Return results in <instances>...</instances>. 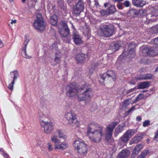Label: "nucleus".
I'll list each match as a JSON object with an SVG mask.
<instances>
[{"mask_svg": "<svg viewBox=\"0 0 158 158\" xmlns=\"http://www.w3.org/2000/svg\"><path fill=\"white\" fill-rule=\"evenodd\" d=\"M73 41L76 44L79 45L82 43L81 37L77 33L73 32Z\"/></svg>", "mask_w": 158, "mask_h": 158, "instance_id": "nucleus-11", "label": "nucleus"}, {"mask_svg": "<svg viewBox=\"0 0 158 158\" xmlns=\"http://www.w3.org/2000/svg\"><path fill=\"white\" fill-rule=\"evenodd\" d=\"M66 94L69 97L77 96L80 101H85L88 103L92 96V89L85 84L81 87L77 86L75 83L68 85L66 88Z\"/></svg>", "mask_w": 158, "mask_h": 158, "instance_id": "nucleus-1", "label": "nucleus"}, {"mask_svg": "<svg viewBox=\"0 0 158 158\" xmlns=\"http://www.w3.org/2000/svg\"><path fill=\"white\" fill-rule=\"evenodd\" d=\"M13 1H14V0H9V1L10 2H13Z\"/></svg>", "mask_w": 158, "mask_h": 158, "instance_id": "nucleus-64", "label": "nucleus"}, {"mask_svg": "<svg viewBox=\"0 0 158 158\" xmlns=\"http://www.w3.org/2000/svg\"><path fill=\"white\" fill-rule=\"evenodd\" d=\"M117 7L119 9H123V6L122 5L121 3H119L117 5Z\"/></svg>", "mask_w": 158, "mask_h": 158, "instance_id": "nucleus-50", "label": "nucleus"}, {"mask_svg": "<svg viewBox=\"0 0 158 158\" xmlns=\"http://www.w3.org/2000/svg\"><path fill=\"white\" fill-rule=\"evenodd\" d=\"M154 43L155 44L158 45V37L155 39L154 40Z\"/></svg>", "mask_w": 158, "mask_h": 158, "instance_id": "nucleus-53", "label": "nucleus"}, {"mask_svg": "<svg viewBox=\"0 0 158 158\" xmlns=\"http://www.w3.org/2000/svg\"><path fill=\"white\" fill-rule=\"evenodd\" d=\"M124 0H115L114 2H118V3L120 2L121 1H123Z\"/></svg>", "mask_w": 158, "mask_h": 158, "instance_id": "nucleus-59", "label": "nucleus"}, {"mask_svg": "<svg viewBox=\"0 0 158 158\" xmlns=\"http://www.w3.org/2000/svg\"><path fill=\"white\" fill-rule=\"evenodd\" d=\"M59 4V6L62 9L64 10L65 8V6L64 5V2L63 0H57Z\"/></svg>", "mask_w": 158, "mask_h": 158, "instance_id": "nucleus-36", "label": "nucleus"}, {"mask_svg": "<svg viewBox=\"0 0 158 158\" xmlns=\"http://www.w3.org/2000/svg\"><path fill=\"white\" fill-rule=\"evenodd\" d=\"M73 0H67V1L69 3H71L73 2Z\"/></svg>", "mask_w": 158, "mask_h": 158, "instance_id": "nucleus-58", "label": "nucleus"}, {"mask_svg": "<svg viewBox=\"0 0 158 158\" xmlns=\"http://www.w3.org/2000/svg\"><path fill=\"white\" fill-rule=\"evenodd\" d=\"M125 127L124 124L118 125L115 130V135H117L119 133H121L123 130V128Z\"/></svg>", "mask_w": 158, "mask_h": 158, "instance_id": "nucleus-19", "label": "nucleus"}, {"mask_svg": "<svg viewBox=\"0 0 158 158\" xmlns=\"http://www.w3.org/2000/svg\"><path fill=\"white\" fill-rule=\"evenodd\" d=\"M67 147L68 145L66 143H60L55 149L64 150Z\"/></svg>", "mask_w": 158, "mask_h": 158, "instance_id": "nucleus-31", "label": "nucleus"}, {"mask_svg": "<svg viewBox=\"0 0 158 158\" xmlns=\"http://www.w3.org/2000/svg\"><path fill=\"white\" fill-rule=\"evenodd\" d=\"M123 5L126 7H128L130 6V2L129 1L127 0L125 1L123 3Z\"/></svg>", "mask_w": 158, "mask_h": 158, "instance_id": "nucleus-44", "label": "nucleus"}, {"mask_svg": "<svg viewBox=\"0 0 158 158\" xmlns=\"http://www.w3.org/2000/svg\"><path fill=\"white\" fill-rule=\"evenodd\" d=\"M59 137L60 138H62L64 139H65L66 138V136L65 135H64L63 134H61L59 135Z\"/></svg>", "mask_w": 158, "mask_h": 158, "instance_id": "nucleus-52", "label": "nucleus"}, {"mask_svg": "<svg viewBox=\"0 0 158 158\" xmlns=\"http://www.w3.org/2000/svg\"><path fill=\"white\" fill-rule=\"evenodd\" d=\"M113 47L114 48L115 50H117L119 48V46L117 44H114Z\"/></svg>", "mask_w": 158, "mask_h": 158, "instance_id": "nucleus-49", "label": "nucleus"}, {"mask_svg": "<svg viewBox=\"0 0 158 158\" xmlns=\"http://www.w3.org/2000/svg\"><path fill=\"white\" fill-rule=\"evenodd\" d=\"M25 41L24 42V48H25V49L26 48V46L28 42L29 41V40L27 39V36H25Z\"/></svg>", "mask_w": 158, "mask_h": 158, "instance_id": "nucleus-41", "label": "nucleus"}, {"mask_svg": "<svg viewBox=\"0 0 158 158\" xmlns=\"http://www.w3.org/2000/svg\"><path fill=\"white\" fill-rule=\"evenodd\" d=\"M93 70L92 71V69H91L90 70L89 72L90 73V74H91L93 73Z\"/></svg>", "mask_w": 158, "mask_h": 158, "instance_id": "nucleus-61", "label": "nucleus"}, {"mask_svg": "<svg viewBox=\"0 0 158 158\" xmlns=\"http://www.w3.org/2000/svg\"><path fill=\"white\" fill-rule=\"evenodd\" d=\"M150 83L148 81H144L140 83L138 86L137 89H143L148 87L150 85Z\"/></svg>", "mask_w": 158, "mask_h": 158, "instance_id": "nucleus-23", "label": "nucleus"}, {"mask_svg": "<svg viewBox=\"0 0 158 158\" xmlns=\"http://www.w3.org/2000/svg\"><path fill=\"white\" fill-rule=\"evenodd\" d=\"M143 138V135L141 134L136 135L135 137L133 138L130 141V144L137 143L140 142Z\"/></svg>", "mask_w": 158, "mask_h": 158, "instance_id": "nucleus-14", "label": "nucleus"}, {"mask_svg": "<svg viewBox=\"0 0 158 158\" xmlns=\"http://www.w3.org/2000/svg\"><path fill=\"white\" fill-rule=\"evenodd\" d=\"M60 61V57L58 54L57 55H55V57L54 59V61L55 63L53 64V65H55L58 64Z\"/></svg>", "mask_w": 158, "mask_h": 158, "instance_id": "nucleus-38", "label": "nucleus"}, {"mask_svg": "<svg viewBox=\"0 0 158 158\" xmlns=\"http://www.w3.org/2000/svg\"><path fill=\"white\" fill-rule=\"evenodd\" d=\"M58 28L60 34L63 37L64 41L69 43L71 40V35L67 24L64 21L61 22Z\"/></svg>", "mask_w": 158, "mask_h": 158, "instance_id": "nucleus-3", "label": "nucleus"}, {"mask_svg": "<svg viewBox=\"0 0 158 158\" xmlns=\"http://www.w3.org/2000/svg\"><path fill=\"white\" fill-rule=\"evenodd\" d=\"M85 8V3L82 0H79L73 7V11L75 14L79 15L81 12L84 11Z\"/></svg>", "mask_w": 158, "mask_h": 158, "instance_id": "nucleus-8", "label": "nucleus"}, {"mask_svg": "<svg viewBox=\"0 0 158 158\" xmlns=\"http://www.w3.org/2000/svg\"><path fill=\"white\" fill-rule=\"evenodd\" d=\"M100 12L102 16L104 17L109 15L107 10H100Z\"/></svg>", "mask_w": 158, "mask_h": 158, "instance_id": "nucleus-37", "label": "nucleus"}, {"mask_svg": "<svg viewBox=\"0 0 158 158\" xmlns=\"http://www.w3.org/2000/svg\"><path fill=\"white\" fill-rule=\"evenodd\" d=\"M58 21V19L56 15H53L50 18V22L51 24L54 26H56Z\"/></svg>", "mask_w": 158, "mask_h": 158, "instance_id": "nucleus-25", "label": "nucleus"}, {"mask_svg": "<svg viewBox=\"0 0 158 158\" xmlns=\"http://www.w3.org/2000/svg\"><path fill=\"white\" fill-rule=\"evenodd\" d=\"M155 71L156 72H158V67H157L156 68V69L155 70Z\"/></svg>", "mask_w": 158, "mask_h": 158, "instance_id": "nucleus-62", "label": "nucleus"}, {"mask_svg": "<svg viewBox=\"0 0 158 158\" xmlns=\"http://www.w3.org/2000/svg\"><path fill=\"white\" fill-rule=\"evenodd\" d=\"M118 124V122H113L109 124L106 128L107 136L109 138L112 137L114 130Z\"/></svg>", "mask_w": 158, "mask_h": 158, "instance_id": "nucleus-10", "label": "nucleus"}, {"mask_svg": "<svg viewBox=\"0 0 158 158\" xmlns=\"http://www.w3.org/2000/svg\"><path fill=\"white\" fill-rule=\"evenodd\" d=\"M136 119L139 122L141 120V118L139 116H137L136 118Z\"/></svg>", "mask_w": 158, "mask_h": 158, "instance_id": "nucleus-54", "label": "nucleus"}, {"mask_svg": "<svg viewBox=\"0 0 158 158\" xmlns=\"http://www.w3.org/2000/svg\"><path fill=\"white\" fill-rule=\"evenodd\" d=\"M57 132L58 133V134H59V135H60L61 134H62V132L60 130H58L57 131Z\"/></svg>", "mask_w": 158, "mask_h": 158, "instance_id": "nucleus-57", "label": "nucleus"}, {"mask_svg": "<svg viewBox=\"0 0 158 158\" xmlns=\"http://www.w3.org/2000/svg\"><path fill=\"white\" fill-rule=\"evenodd\" d=\"M34 26L37 29L41 31L44 29L45 25L41 13H37L36 19L35 21Z\"/></svg>", "mask_w": 158, "mask_h": 158, "instance_id": "nucleus-6", "label": "nucleus"}, {"mask_svg": "<svg viewBox=\"0 0 158 158\" xmlns=\"http://www.w3.org/2000/svg\"><path fill=\"white\" fill-rule=\"evenodd\" d=\"M144 95L142 94H140L136 98V99L134 101V103H135L137 101H139L143 98Z\"/></svg>", "mask_w": 158, "mask_h": 158, "instance_id": "nucleus-39", "label": "nucleus"}, {"mask_svg": "<svg viewBox=\"0 0 158 158\" xmlns=\"http://www.w3.org/2000/svg\"><path fill=\"white\" fill-rule=\"evenodd\" d=\"M125 101V102L124 103V106L126 107L131 103V100L130 99H129L126 100Z\"/></svg>", "mask_w": 158, "mask_h": 158, "instance_id": "nucleus-43", "label": "nucleus"}, {"mask_svg": "<svg viewBox=\"0 0 158 158\" xmlns=\"http://www.w3.org/2000/svg\"><path fill=\"white\" fill-rule=\"evenodd\" d=\"M14 83V81H12L10 84L8 86V88L11 90L13 89V86Z\"/></svg>", "mask_w": 158, "mask_h": 158, "instance_id": "nucleus-46", "label": "nucleus"}, {"mask_svg": "<svg viewBox=\"0 0 158 158\" xmlns=\"http://www.w3.org/2000/svg\"><path fill=\"white\" fill-rule=\"evenodd\" d=\"M16 22V20L15 19L14 20H12V21L11 23V24H13V23H15Z\"/></svg>", "mask_w": 158, "mask_h": 158, "instance_id": "nucleus-55", "label": "nucleus"}, {"mask_svg": "<svg viewBox=\"0 0 158 158\" xmlns=\"http://www.w3.org/2000/svg\"><path fill=\"white\" fill-rule=\"evenodd\" d=\"M135 106H132L128 111L126 112L125 115H129L131 112H132L134 110H135Z\"/></svg>", "mask_w": 158, "mask_h": 158, "instance_id": "nucleus-40", "label": "nucleus"}, {"mask_svg": "<svg viewBox=\"0 0 158 158\" xmlns=\"http://www.w3.org/2000/svg\"><path fill=\"white\" fill-rule=\"evenodd\" d=\"M129 50V54L130 55V56L131 57H134L135 56L134 48L135 47V45L133 43H131L128 45Z\"/></svg>", "mask_w": 158, "mask_h": 158, "instance_id": "nucleus-12", "label": "nucleus"}, {"mask_svg": "<svg viewBox=\"0 0 158 158\" xmlns=\"http://www.w3.org/2000/svg\"><path fill=\"white\" fill-rule=\"evenodd\" d=\"M130 154V152L127 149L123 150L118 154L117 158H126L128 157Z\"/></svg>", "mask_w": 158, "mask_h": 158, "instance_id": "nucleus-15", "label": "nucleus"}, {"mask_svg": "<svg viewBox=\"0 0 158 158\" xmlns=\"http://www.w3.org/2000/svg\"><path fill=\"white\" fill-rule=\"evenodd\" d=\"M107 10L109 15L114 14L117 11L116 9L115 6L112 5H110Z\"/></svg>", "mask_w": 158, "mask_h": 158, "instance_id": "nucleus-21", "label": "nucleus"}, {"mask_svg": "<svg viewBox=\"0 0 158 158\" xmlns=\"http://www.w3.org/2000/svg\"><path fill=\"white\" fill-rule=\"evenodd\" d=\"M151 48L145 47L142 49V52L145 55L147 56L151 55Z\"/></svg>", "mask_w": 158, "mask_h": 158, "instance_id": "nucleus-32", "label": "nucleus"}, {"mask_svg": "<svg viewBox=\"0 0 158 158\" xmlns=\"http://www.w3.org/2000/svg\"><path fill=\"white\" fill-rule=\"evenodd\" d=\"M81 143H85L84 142H81L79 140H76L74 141L73 143V145L75 149L77 151L78 149L81 148L82 147L81 146Z\"/></svg>", "mask_w": 158, "mask_h": 158, "instance_id": "nucleus-20", "label": "nucleus"}, {"mask_svg": "<svg viewBox=\"0 0 158 158\" xmlns=\"http://www.w3.org/2000/svg\"><path fill=\"white\" fill-rule=\"evenodd\" d=\"M3 154L2 155L5 158H9V155L4 151H2Z\"/></svg>", "mask_w": 158, "mask_h": 158, "instance_id": "nucleus-48", "label": "nucleus"}, {"mask_svg": "<svg viewBox=\"0 0 158 158\" xmlns=\"http://www.w3.org/2000/svg\"><path fill=\"white\" fill-rule=\"evenodd\" d=\"M149 150L145 149L141 152L139 156V158H146V157L150 154Z\"/></svg>", "mask_w": 158, "mask_h": 158, "instance_id": "nucleus-22", "label": "nucleus"}, {"mask_svg": "<svg viewBox=\"0 0 158 158\" xmlns=\"http://www.w3.org/2000/svg\"><path fill=\"white\" fill-rule=\"evenodd\" d=\"M151 17H155L158 16V6H156L151 12Z\"/></svg>", "mask_w": 158, "mask_h": 158, "instance_id": "nucleus-29", "label": "nucleus"}, {"mask_svg": "<svg viewBox=\"0 0 158 158\" xmlns=\"http://www.w3.org/2000/svg\"><path fill=\"white\" fill-rule=\"evenodd\" d=\"M22 54L23 56L27 59H31V56L27 54L26 52V49L25 48H23V52H22Z\"/></svg>", "mask_w": 158, "mask_h": 158, "instance_id": "nucleus-35", "label": "nucleus"}, {"mask_svg": "<svg viewBox=\"0 0 158 158\" xmlns=\"http://www.w3.org/2000/svg\"><path fill=\"white\" fill-rule=\"evenodd\" d=\"M40 124L42 127H44V131L47 133L51 132L53 129L52 123L51 122H48L44 121L42 120L40 123Z\"/></svg>", "mask_w": 158, "mask_h": 158, "instance_id": "nucleus-9", "label": "nucleus"}, {"mask_svg": "<svg viewBox=\"0 0 158 158\" xmlns=\"http://www.w3.org/2000/svg\"><path fill=\"white\" fill-rule=\"evenodd\" d=\"M14 73V77H13V81H14V82H15V80L17 78L18 74V73L15 71L11 72V73Z\"/></svg>", "mask_w": 158, "mask_h": 158, "instance_id": "nucleus-42", "label": "nucleus"}, {"mask_svg": "<svg viewBox=\"0 0 158 158\" xmlns=\"http://www.w3.org/2000/svg\"><path fill=\"white\" fill-rule=\"evenodd\" d=\"M151 55L152 56H154L158 55V48H151Z\"/></svg>", "mask_w": 158, "mask_h": 158, "instance_id": "nucleus-34", "label": "nucleus"}, {"mask_svg": "<svg viewBox=\"0 0 158 158\" xmlns=\"http://www.w3.org/2000/svg\"><path fill=\"white\" fill-rule=\"evenodd\" d=\"M156 31L158 33V25H157L156 28Z\"/></svg>", "mask_w": 158, "mask_h": 158, "instance_id": "nucleus-60", "label": "nucleus"}, {"mask_svg": "<svg viewBox=\"0 0 158 158\" xmlns=\"http://www.w3.org/2000/svg\"><path fill=\"white\" fill-rule=\"evenodd\" d=\"M86 56L82 53H78L76 56V60L79 62L82 63L86 58Z\"/></svg>", "mask_w": 158, "mask_h": 158, "instance_id": "nucleus-16", "label": "nucleus"}, {"mask_svg": "<svg viewBox=\"0 0 158 158\" xmlns=\"http://www.w3.org/2000/svg\"><path fill=\"white\" fill-rule=\"evenodd\" d=\"M133 4L137 7H142L145 4L144 1L141 0H132Z\"/></svg>", "mask_w": 158, "mask_h": 158, "instance_id": "nucleus-17", "label": "nucleus"}, {"mask_svg": "<svg viewBox=\"0 0 158 158\" xmlns=\"http://www.w3.org/2000/svg\"><path fill=\"white\" fill-rule=\"evenodd\" d=\"M100 30L102 35L107 37L113 35L114 27L111 24H105L101 26Z\"/></svg>", "mask_w": 158, "mask_h": 158, "instance_id": "nucleus-4", "label": "nucleus"}, {"mask_svg": "<svg viewBox=\"0 0 158 158\" xmlns=\"http://www.w3.org/2000/svg\"><path fill=\"white\" fill-rule=\"evenodd\" d=\"M58 45L56 42H54V43L50 47V48L51 49L53 52H54L56 55L58 54L59 52L58 47Z\"/></svg>", "mask_w": 158, "mask_h": 158, "instance_id": "nucleus-18", "label": "nucleus"}, {"mask_svg": "<svg viewBox=\"0 0 158 158\" xmlns=\"http://www.w3.org/2000/svg\"><path fill=\"white\" fill-rule=\"evenodd\" d=\"M65 117L68 121L69 123L72 126L74 127H75L78 126L79 123L77 118L76 115L74 112L70 111L66 113Z\"/></svg>", "mask_w": 158, "mask_h": 158, "instance_id": "nucleus-5", "label": "nucleus"}, {"mask_svg": "<svg viewBox=\"0 0 158 158\" xmlns=\"http://www.w3.org/2000/svg\"><path fill=\"white\" fill-rule=\"evenodd\" d=\"M22 2L23 3L25 2L26 1V0H22Z\"/></svg>", "mask_w": 158, "mask_h": 158, "instance_id": "nucleus-63", "label": "nucleus"}, {"mask_svg": "<svg viewBox=\"0 0 158 158\" xmlns=\"http://www.w3.org/2000/svg\"><path fill=\"white\" fill-rule=\"evenodd\" d=\"M130 139L127 135L124 134L123 136L121 137L118 140V144L120 145L122 144L123 146L126 145Z\"/></svg>", "mask_w": 158, "mask_h": 158, "instance_id": "nucleus-13", "label": "nucleus"}, {"mask_svg": "<svg viewBox=\"0 0 158 158\" xmlns=\"http://www.w3.org/2000/svg\"><path fill=\"white\" fill-rule=\"evenodd\" d=\"M150 121L149 120H145L143 122V126L144 127H146L149 125L150 124Z\"/></svg>", "mask_w": 158, "mask_h": 158, "instance_id": "nucleus-45", "label": "nucleus"}, {"mask_svg": "<svg viewBox=\"0 0 158 158\" xmlns=\"http://www.w3.org/2000/svg\"><path fill=\"white\" fill-rule=\"evenodd\" d=\"M48 149L49 151H51L52 149V145L49 143H48Z\"/></svg>", "mask_w": 158, "mask_h": 158, "instance_id": "nucleus-51", "label": "nucleus"}, {"mask_svg": "<svg viewBox=\"0 0 158 158\" xmlns=\"http://www.w3.org/2000/svg\"><path fill=\"white\" fill-rule=\"evenodd\" d=\"M51 140L52 142L55 143L54 148H55L56 146L60 143V140L57 139V136H54L52 137L51 138Z\"/></svg>", "mask_w": 158, "mask_h": 158, "instance_id": "nucleus-33", "label": "nucleus"}, {"mask_svg": "<svg viewBox=\"0 0 158 158\" xmlns=\"http://www.w3.org/2000/svg\"><path fill=\"white\" fill-rule=\"evenodd\" d=\"M143 145L141 144H139L137 145L133 151V154H135L136 155H137L140 150L143 148Z\"/></svg>", "mask_w": 158, "mask_h": 158, "instance_id": "nucleus-26", "label": "nucleus"}, {"mask_svg": "<svg viewBox=\"0 0 158 158\" xmlns=\"http://www.w3.org/2000/svg\"><path fill=\"white\" fill-rule=\"evenodd\" d=\"M153 75L151 73H147L142 75L139 78V80L151 79L153 77Z\"/></svg>", "mask_w": 158, "mask_h": 158, "instance_id": "nucleus-28", "label": "nucleus"}, {"mask_svg": "<svg viewBox=\"0 0 158 158\" xmlns=\"http://www.w3.org/2000/svg\"><path fill=\"white\" fill-rule=\"evenodd\" d=\"M136 133L135 131L133 129H130L127 131L124 134L130 139Z\"/></svg>", "mask_w": 158, "mask_h": 158, "instance_id": "nucleus-27", "label": "nucleus"}, {"mask_svg": "<svg viewBox=\"0 0 158 158\" xmlns=\"http://www.w3.org/2000/svg\"><path fill=\"white\" fill-rule=\"evenodd\" d=\"M102 79V81L99 80L101 83H102L104 81L105 79H107L112 80L113 81H114L116 79V75L115 73L112 71H108L106 73L103 74H100L99 75L98 78Z\"/></svg>", "mask_w": 158, "mask_h": 158, "instance_id": "nucleus-7", "label": "nucleus"}, {"mask_svg": "<svg viewBox=\"0 0 158 158\" xmlns=\"http://www.w3.org/2000/svg\"><path fill=\"white\" fill-rule=\"evenodd\" d=\"M137 89V88H136V87H135L127 91V94H128L131 92H133L135 91L136 89Z\"/></svg>", "mask_w": 158, "mask_h": 158, "instance_id": "nucleus-47", "label": "nucleus"}, {"mask_svg": "<svg viewBox=\"0 0 158 158\" xmlns=\"http://www.w3.org/2000/svg\"><path fill=\"white\" fill-rule=\"evenodd\" d=\"M103 127L97 123L92 122L88 126L87 135L91 142L98 143L102 140L104 135Z\"/></svg>", "mask_w": 158, "mask_h": 158, "instance_id": "nucleus-2", "label": "nucleus"}, {"mask_svg": "<svg viewBox=\"0 0 158 158\" xmlns=\"http://www.w3.org/2000/svg\"><path fill=\"white\" fill-rule=\"evenodd\" d=\"M146 11L143 10H139V11L134 9H131L129 10V13L131 14H133L135 15H137L139 14V13H143V14L145 13Z\"/></svg>", "mask_w": 158, "mask_h": 158, "instance_id": "nucleus-30", "label": "nucleus"}, {"mask_svg": "<svg viewBox=\"0 0 158 158\" xmlns=\"http://www.w3.org/2000/svg\"><path fill=\"white\" fill-rule=\"evenodd\" d=\"M109 5V3H106L104 4V6L105 7H107L108 6V5Z\"/></svg>", "mask_w": 158, "mask_h": 158, "instance_id": "nucleus-56", "label": "nucleus"}, {"mask_svg": "<svg viewBox=\"0 0 158 158\" xmlns=\"http://www.w3.org/2000/svg\"><path fill=\"white\" fill-rule=\"evenodd\" d=\"M81 146H82V147L81 148L78 149V150L77 151L80 154L86 153L87 150L86 144L85 143H81Z\"/></svg>", "mask_w": 158, "mask_h": 158, "instance_id": "nucleus-24", "label": "nucleus"}]
</instances>
